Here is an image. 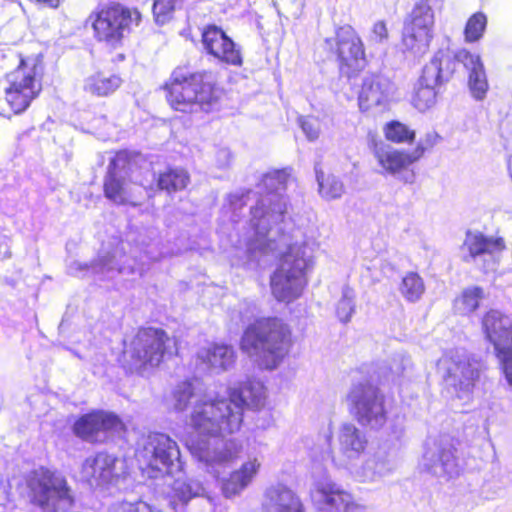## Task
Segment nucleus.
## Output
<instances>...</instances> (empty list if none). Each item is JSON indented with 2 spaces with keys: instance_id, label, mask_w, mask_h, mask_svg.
<instances>
[{
  "instance_id": "obj_1",
  "label": "nucleus",
  "mask_w": 512,
  "mask_h": 512,
  "mask_svg": "<svg viewBox=\"0 0 512 512\" xmlns=\"http://www.w3.org/2000/svg\"><path fill=\"white\" fill-rule=\"evenodd\" d=\"M252 390L245 383L229 393L225 399H207L195 403L189 415V429L185 445L189 451L206 461H224L222 454L211 452L210 440L224 438L241 429L243 415L248 405L247 394Z\"/></svg>"
},
{
  "instance_id": "obj_2",
  "label": "nucleus",
  "mask_w": 512,
  "mask_h": 512,
  "mask_svg": "<svg viewBox=\"0 0 512 512\" xmlns=\"http://www.w3.org/2000/svg\"><path fill=\"white\" fill-rule=\"evenodd\" d=\"M294 343L291 326L277 316L260 317L243 331L239 347L261 370L276 369Z\"/></svg>"
},
{
  "instance_id": "obj_3",
  "label": "nucleus",
  "mask_w": 512,
  "mask_h": 512,
  "mask_svg": "<svg viewBox=\"0 0 512 512\" xmlns=\"http://www.w3.org/2000/svg\"><path fill=\"white\" fill-rule=\"evenodd\" d=\"M162 90L169 106L180 112H192L195 107L210 112L219 104L223 92L212 72H192L187 66H177Z\"/></svg>"
},
{
  "instance_id": "obj_4",
  "label": "nucleus",
  "mask_w": 512,
  "mask_h": 512,
  "mask_svg": "<svg viewBox=\"0 0 512 512\" xmlns=\"http://www.w3.org/2000/svg\"><path fill=\"white\" fill-rule=\"evenodd\" d=\"M309 267L305 244L292 243L275 258V269L270 275V289L278 302L291 303L299 298L307 286Z\"/></svg>"
},
{
  "instance_id": "obj_5",
  "label": "nucleus",
  "mask_w": 512,
  "mask_h": 512,
  "mask_svg": "<svg viewBox=\"0 0 512 512\" xmlns=\"http://www.w3.org/2000/svg\"><path fill=\"white\" fill-rule=\"evenodd\" d=\"M16 67L5 75L7 86L4 89L5 101L9 110L19 115L39 97L43 89L45 65L41 55H17Z\"/></svg>"
},
{
  "instance_id": "obj_6",
  "label": "nucleus",
  "mask_w": 512,
  "mask_h": 512,
  "mask_svg": "<svg viewBox=\"0 0 512 512\" xmlns=\"http://www.w3.org/2000/svg\"><path fill=\"white\" fill-rule=\"evenodd\" d=\"M168 333L159 327L141 326L124 347L118 362L128 374H141L159 367L168 353Z\"/></svg>"
},
{
  "instance_id": "obj_7",
  "label": "nucleus",
  "mask_w": 512,
  "mask_h": 512,
  "mask_svg": "<svg viewBox=\"0 0 512 512\" xmlns=\"http://www.w3.org/2000/svg\"><path fill=\"white\" fill-rule=\"evenodd\" d=\"M142 16L137 8H130L119 2L97 6L88 16L93 37L99 43L111 48L122 46L133 27L139 26Z\"/></svg>"
},
{
  "instance_id": "obj_8",
  "label": "nucleus",
  "mask_w": 512,
  "mask_h": 512,
  "mask_svg": "<svg viewBox=\"0 0 512 512\" xmlns=\"http://www.w3.org/2000/svg\"><path fill=\"white\" fill-rule=\"evenodd\" d=\"M324 50L336 63L339 73L349 79L358 76L367 66L365 44L350 24L337 26L334 35L325 38Z\"/></svg>"
},
{
  "instance_id": "obj_9",
  "label": "nucleus",
  "mask_w": 512,
  "mask_h": 512,
  "mask_svg": "<svg viewBox=\"0 0 512 512\" xmlns=\"http://www.w3.org/2000/svg\"><path fill=\"white\" fill-rule=\"evenodd\" d=\"M26 486L30 504L42 511L56 512L60 504L72 506L75 503L66 477L48 467L32 470L26 478Z\"/></svg>"
},
{
  "instance_id": "obj_10",
  "label": "nucleus",
  "mask_w": 512,
  "mask_h": 512,
  "mask_svg": "<svg viewBox=\"0 0 512 512\" xmlns=\"http://www.w3.org/2000/svg\"><path fill=\"white\" fill-rule=\"evenodd\" d=\"M484 338L494 349L499 369L512 386V322L498 309H489L481 317Z\"/></svg>"
},
{
  "instance_id": "obj_11",
  "label": "nucleus",
  "mask_w": 512,
  "mask_h": 512,
  "mask_svg": "<svg viewBox=\"0 0 512 512\" xmlns=\"http://www.w3.org/2000/svg\"><path fill=\"white\" fill-rule=\"evenodd\" d=\"M350 414L363 426L382 427L387 420L385 395L370 381L352 385L347 396Z\"/></svg>"
},
{
  "instance_id": "obj_12",
  "label": "nucleus",
  "mask_w": 512,
  "mask_h": 512,
  "mask_svg": "<svg viewBox=\"0 0 512 512\" xmlns=\"http://www.w3.org/2000/svg\"><path fill=\"white\" fill-rule=\"evenodd\" d=\"M434 12L428 1L417 2L405 21L402 45L408 51H419L433 38Z\"/></svg>"
},
{
  "instance_id": "obj_13",
  "label": "nucleus",
  "mask_w": 512,
  "mask_h": 512,
  "mask_svg": "<svg viewBox=\"0 0 512 512\" xmlns=\"http://www.w3.org/2000/svg\"><path fill=\"white\" fill-rule=\"evenodd\" d=\"M374 158L381 173L384 175H400L419 161L425 154L426 148L418 143L411 151L391 147L382 141H372L370 145Z\"/></svg>"
},
{
  "instance_id": "obj_14",
  "label": "nucleus",
  "mask_w": 512,
  "mask_h": 512,
  "mask_svg": "<svg viewBox=\"0 0 512 512\" xmlns=\"http://www.w3.org/2000/svg\"><path fill=\"white\" fill-rule=\"evenodd\" d=\"M288 175L283 170H274L264 174L259 186L262 193L257 204L251 207L254 217L262 218L269 213L283 215L286 213V203L283 193L287 188Z\"/></svg>"
},
{
  "instance_id": "obj_15",
  "label": "nucleus",
  "mask_w": 512,
  "mask_h": 512,
  "mask_svg": "<svg viewBox=\"0 0 512 512\" xmlns=\"http://www.w3.org/2000/svg\"><path fill=\"white\" fill-rule=\"evenodd\" d=\"M201 43L206 54L218 62L236 67L243 65L241 48L216 24H207L202 28Z\"/></svg>"
},
{
  "instance_id": "obj_16",
  "label": "nucleus",
  "mask_w": 512,
  "mask_h": 512,
  "mask_svg": "<svg viewBox=\"0 0 512 512\" xmlns=\"http://www.w3.org/2000/svg\"><path fill=\"white\" fill-rule=\"evenodd\" d=\"M126 430L125 424L114 413L103 410H92L78 417L72 427L73 433L80 439L98 442V434L121 433Z\"/></svg>"
},
{
  "instance_id": "obj_17",
  "label": "nucleus",
  "mask_w": 512,
  "mask_h": 512,
  "mask_svg": "<svg viewBox=\"0 0 512 512\" xmlns=\"http://www.w3.org/2000/svg\"><path fill=\"white\" fill-rule=\"evenodd\" d=\"M117 458L107 452H98L87 457L81 466L82 478L90 485L104 487L118 480Z\"/></svg>"
},
{
  "instance_id": "obj_18",
  "label": "nucleus",
  "mask_w": 512,
  "mask_h": 512,
  "mask_svg": "<svg viewBox=\"0 0 512 512\" xmlns=\"http://www.w3.org/2000/svg\"><path fill=\"white\" fill-rule=\"evenodd\" d=\"M145 449L150 452L149 467L170 473L180 461V449L175 440L163 433L150 435Z\"/></svg>"
},
{
  "instance_id": "obj_19",
  "label": "nucleus",
  "mask_w": 512,
  "mask_h": 512,
  "mask_svg": "<svg viewBox=\"0 0 512 512\" xmlns=\"http://www.w3.org/2000/svg\"><path fill=\"white\" fill-rule=\"evenodd\" d=\"M465 49H460L455 53L447 50H438L434 53L430 61L424 65L422 74L427 80H432L438 86L451 81L459 71V64L465 65L466 59L460 56Z\"/></svg>"
},
{
  "instance_id": "obj_20",
  "label": "nucleus",
  "mask_w": 512,
  "mask_h": 512,
  "mask_svg": "<svg viewBox=\"0 0 512 512\" xmlns=\"http://www.w3.org/2000/svg\"><path fill=\"white\" fill-rule=\"evenodd\" d=\"M391 81L377 73L366 76L359 87L357 101L362 112L375 107L386 105L389 102Z\"/></svg>"
},
{
  "instance_id": "obj_21",
  "label": "nucleus",
  "mask_w": 512,
  "mask_h": 512,
  "mask_svg": "<svg viewBox=\"0 0 512 512\" xmlns=\"http://www.w3.org/2000/svg\"><path fill=\"white\" fill-rule=\"evenodd\" d=\"M103 195L116 205L137 207L143 203V191L134 189L119 174L106 171L103 179Z\"/></svg>"
},
{
  "instance_id": "obj_22",
  "label": "nucleus",
  "mask_w": 512,
  "mask_h": 512,
  "mask_svg": "<svg viewBox=\"0 0 512 512\" xmlns=\"http://www.w3.org/2000/svg\"><path fill=\"white\" fill-rule=\"evenodd\" d=\"M316 493L324 512H356L359 508L352 494L336 483H322Z\"/></svg>"
},
{
  "instance_id": "obj_23",
  "label": "nucleus",
  "mask_w": 512,
  "mask_h": 512,
  "mask_svg": "<svg viewBox=\"0 0 512 512\" xmlns=\"http://www.w3.org/2000/svg\"><path fill=\"white\" fill-rule=\"evenodd\" d=\"M236 352L226 343H211L201 349L196 355L198 365L216 372H223L231 368L236 362Z\"/></svg>"
},
{
  "instance_id": "obj_24",
  "label": "nucleus",
  "mask_w": 512,
  "mask_h": 512,
  "mask_svg": "<svg viewBox=\"0 0 512 512\" xmlns=\"http://www.w3.org/2000/svg\"><path fill=\"white\" fill-rule=\"evenodd\" d=\"M479 374L468 361H452L447 368L444 380L453 388L458 397L473 391Z\"/></svg>"
},
{
  "instance_id": "obj_25",
  "label": "nucleus",
  "mask_w": 512,
  "mask_h": 512,
  "mask_svg": "<svg viewBox=\"0 0 512 512\" xmlns=\"http://www.w3.org/2000/svg\"><path fill=\"white\" fill-rule=\"evenodd\" d=\"M460 56L466 59L464 67L468 71L467 84L471 95L476 100H483L488 92L489 84L480 56L469 50L462 51Z\"/></svg>"
},
{
  "instance_id": "obj_26",
  "label": "nucleus",
  "mask_w": 512,
  "mask_h": 512,
  "mask_svg": "<svg viewBox=\"0 0 512 512\" xmlns=\"http://www.w3.org/2000/svg\"><path fill=\"white\" fill-rule=\"evenodd\" d=\"M154 182L158 191L171 196L186 190L191 176L184 167L169 165L157 173Z\"/></svg>"
},
{
  "instance_id": "obj_27",
  "label": "nucleus",
  "mask_w": 512,
  "mask_h": 512,
  "mask_svg": "<svg viewBox=\"0 0 512 512\" xmlns=\"http://www.w3.org/2000/svg\"><path fill=\"white\" fill-rule=\"evenodd\" d=\"M122 82L119 74L100 70L84 80L83 89L93 96L108 97L122 85Z\"/></svg>"
},
{
  "instance_id": "obj_28",
  "label": "nucleus",
  "mask_w": 512,
  "mask_h": 512,
  "mask_svg": "<svg viewBox=\"0 0 512 512\" xmlns=\"http://www.w3.org/2000/svg\"><path fill=\"white\" fill-rule=\"evenodd\" d=\"M463 247L467 250L470 258H476L484 254H492L505 249V242L501 237H486L477 232H467Z\"/></svg>"
},
{
  "instance_id": "obj_29",
  "label": "nucleus",
  "mask_w": 512,
  "mask_h": 512,
  "mask_svg": "<svg viewBox=\"0 0 512 512\" xmlns=\"http://www.w3.org/2000/svg\"><path fill=\"white\" fill-rule=\"evenodd\" d=\"M485 298V291L480 286H468L452 301V311L455 315L467 317L474 314Z\"/></svg>"
},
{
  "instance_id": "obj_30",
  "label": "nucleus",
  "mask_w": 512,
  "mask_h": 512,
  "mask_svg": "<svg viewBox=\"0 0 512 512\" xmlns=\"http://www.w3.org/2000/svg\"><path fill=\"white\" fill-rule=\"evenodd\" d=\"M260 468L257 459L249 460L233 471L223 483V490L226 494H237L242 491L255 477Z\"/></svg>"
},
{
  "instance_id": "obj_31",
  "label": "nucleus",
  "mask_w": 512,
  "mask_h": 512,
  "mask_svg": "<svg viewBox=\"0 0 512 512\" xmlns=\"http://www.w3.org/2000/svg\"><path fill=\"white\" fill-rule=\"evenodd\" d=\"M421 73L414 88L411 104L420 112H425L437 103L438 85Z\"/></svg>"
},
{
  "instance_id": "obj_32",
  "label": "nucleus",
  "mask_w": 512,
  "mask_h": 512,
  "mask_svg": "<svg viewBox=\"0 0 512 512\" xmlns=\"http://www.w3.org/2000/svg\"><path fill=\"white\" fill-rule=\"evenodd\" d=\"M341 450L348 457L359 456L367 446V440L352 424H345L339 435Z\"/></svg>"
},
{
  "instance_id": "obj_33",
  "label": "nucleus",
  "mask_w": 512,
  "mask_h": 512,
  "mask_svg": "<svg viewBox=\"0 0 512 512\" xmlns=\"http://www.w3.org/2000/svg\"><path fill=\"white\" fill-rule=\"evenodd\" d=\"M385 139L394 144H408L415 142L416 131L399 120H391L383 126Z\"/></svg>"
},
{
  "instance_id": "obj_34",
  "label": "nucleus",
  "mask_w": 512,
  "mask_h": 512,
  "mask_svg": "<svg viewBox=\"0 0 512 512\" xmlns=\"http://www.w3.org/2000/svg\"><path fill=\"white\" fill-rule=\"evenodd\" d=\"M140 153L129 150H118L110 159L107 171L129 174L140 167Z\"/></svg>"
},
{
  "instance_id": "obj_35",
  "label": "nucleus",
  "mask_w": 512,
  "mask_h": 512,
  "mask_svg": "<svg viewBox=\"0 0 512 512\" xmlns=\"http://www.w3.org/2000/svg\"><path fill=\"white\" fill-rule=\"evenodd\" d=\"M316 177L319 185V193L323 198L333 200L341 197L344 193V185L335 175L317 171Z\"/></svg>"
},
{
  "instance_id": "obj_36",
  "label": "nucleus",
  "mask_w": 512,
  "mask_h": 512,
  "mask_svg": "<svg viewBox=\"0 0 512 512\" xmlns=\"http://www.w3.org/2000/svg\"><path fill=\"white\" fill-rule=\"evenodd\" d=\"M487 27V16L483 12H476L472 14L464 27V39L467 43H474L479 41Z\"/></svg>"
},
{
  "instance_id": "obj_37",
  "label": "nucleus",
  "mask_w": 512,
  "mask_h": 512,
  "mask_svg": "<svg viewBox=\"0 0 512 512\" xmlns=\"http://www.w3.org/2000/svg\"><path fill=\"white\" fill-rule=\"evenodd\" d=\"M425 286L422 278L415 272L407 273L400 284V292L406 300L415 302L424 293Z\"/></svg>"
},
{
  "instance_id": "obj_38",
  "label": "nucleus",
  "mask_w": 512,
  "mask_h": 512,
  "mask_svg": "<svg viewBox=\"0 0 512 512\" xmlns=\"http://www.w3.org/2000/svg\"><path fill=\"white\" fill-rule=\"evenodd\" d=\"M277 501L274 512H305L300 498L289 489H282L276 492Z\"/></svg>"
},
{
  "instance_id": "obj_39",
  "label": "nucleus",
  "mask_w": 512,
  "mask_h": 512,
  "mask_svg": "<svg viewBox=\"0 0 512 512\" xmlns=\"http://www.w3.org/2000/svg\"><path fill=\"white\" fill-rule=\"evenodd\" d=\"M196 496L197 492L189 483L176 482L170 495V506L175 512H180Z\"/></svg>"
},
{
  "instance_id": "obj_40",
  "label": "nucleus",
  "mask_w": 512,
  "mask_h": 512,
  "mask_svg": "<svg viewBox=\"0 0 512 512\" xmlns=\"http://www.w3.org/2000/svg\"><path fill=\"white\" fill-rule=\"evenodd\" d=\"M194 395L195 390L191 380L180 382L172 393L175 409L178 411L185 410Z\"/></svg>"
},
{
  "instance_id": "obj_41",
  "label": "nucleus",
  "mask_w": 512,
  "mask_h": 512,
  "mask_svg": "<svg viewBox=\"0 0 512 512\" xmlns=\"http://www.w3.org/2000/svg\"><path fill=\"white\" fill-rule=\"evenodd\" d=\"M176 0H155L153 15L158 24H165L173 17Z\"/></svg>"
},
{
  "instance_id": "obj_42",
  "label": "nucleus",
  "mask_w": 512,
  "mask_h": 512,
  "mask_svg": "<svg viewBox=\"0 0 512 512\" xmlns=\"http://www.w3.org/2000/svg\"><path fill=\"white\" fill-rule=\"evenodd\" d=\"M370 37L375 43H382L388 40L389 31L384 20H378L373 24Z\"/></svg>"
},
{
  "instance_id": "obj_43",
  "label": "nucleus",
  "mask_w": 512,
  "mask_h": 512,
  "mask_svg": "<svg viewBox=\"0 0 512 512\" xmlns=\"http://www.w3.org/2000/svg\"><path fill=\"white\" fill-rule=\"evenodd\" d=\"M119 512H155L152 506L144 501H123L118 506Z\"/></svg>"
},
{
  "instance_id": "obj_44",
  "label": "nucleus",
  "mask_w": 512,
  "mask_h": 512,
  "mask_svg": "<svg viewBox=\"0 0 512 512\" xmlns=\"http://www.w3.org/2000/svg\"><path fill=\"white\" fill-rule=\"evenodd\" d=\"M439 461L443 467L445 473H449V469L456 466L455 449L443 448L439 452Z\"/></svg>"
},
{
  "instance_id": "obj_45",
  "label": "nucleus",
  "mask_w": 512,
  "mask_h": 512,
  "mask_svg": "<svg viewBox=\"0 0 512 512\" xmlns=\"http://www.w3.org/2000/svg\"><path fill=\"white\" fill-rule=\"evenodd\" d=\"M29 2L43 8L58 9L65 0H28Z\"/></svg>"
},
{
  "instance_id": "obj_46",
  "label": "nucleus",
  "mask_w": 512,
  "mask_h": 512,
  "mask_svg": "<svg viewBox=\"0 0 512 512\" xmlns=\"http://www.w3.org/2000/svg\"><path fill=\"white\" fill-rule=\"evenodd\" d=\"M316 136H317V135H316V133H313V134H309V135H308L309 139H314Z\"/></svg>"
}]
</instances>
